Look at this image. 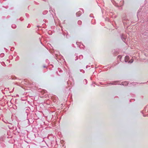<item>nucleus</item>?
I'll return each instance as SVG.
<instances>
[{"label":"nucleus","mask_w":148,"mask_h":148,"mask_svg":"<svg viewBox=\"0 0 148 148\" xmlns=\"http://www.w3.org/2000/svg\"><path fill=\"white\" fill-rule=\"evenodd\" d=\"M121 38L122 40L125 43L126 41V38L125 35L123 34H122L121 35Z\"/></svg>","instance_id":"nucleus-1"},{"label":"nucleus","mask_w":148,"mask_h":148,"mask_svg":"<svg viewBox=\"0 0 148 148\" xmlns=\"http://www.w3.org/2000/svg\"><path fill=\"white\" fill-rule=\"evenodd\" d=\"M123 23L124 25H125V24L126 25H129V20L126 18H124L123 20Z\"/></svg>","instance_id":"nucleus-2"},{"label":"nucleus","mask_w":148,"mask_h":148,"mask_svg":"<svg viewBox=\"0 0 148 148\" xmlns=\"http://www.w3.org/2000/svg\"><path fill=\"white\" fill-rule=\"evenodd\" d=\"M0 145L2 147H4L5 146V145L3 143V138L1 137L0 138Z\"/></svg>","instance_id":"nucleus-3"},{"label":"nucleus","mask_w":148,"mask_h":148,"mask_svg":"<svg viewBox=\"0 0 148 148\" xmlns=\"http://www.w3.org/2000/svg\"><path fill=\"white\" fill-rule=\"evenodd\" d=\"M142 13V9H139L138 10V12H137V16L138 18H139V17L140 15Z\"/></svg>","instance_id":"nucleus-4"},{"label":"nucleus","mask_w":148,"mask_h":148,"mask_svg":"<svg viewBox=\"0 0 148 148\" xmlns=\"http://www.w3.org/2000/svg\"><path fill=\"white\" fill-rule=\"evenodd\" d=\"M118 82H119L118 81H113L112 82L107 84H110L111 85H116L118 84Z\"/></svg>","instance_id":"nucleus-5"},{"label":"nucleus","mask_w":148,"mask_h":148,"mask_svg":"<svg viewBox=\"0 0 148 148\" xmlns=\"http://www.w3.org/2000/svg\"><path fill=\"white\" fill-rule=\"evenodd\" d=\"M128 83L127 82H123L122 83L120 84H120V85H122L124 86H126L128 84Z\"/></svg>","instance_id":"nucleus-6"},{"label":"nucleus","mask_w":148,"mask_h":148,"mask_svg":"<svg viewBox=\"0 0 148 148\" xmlns=\"http://www.w3.org/2000/svg\"><path fill=\"white\" fill-rule=\"evenodd\" d=\"M82 14V12L81 11H79L76 13V15L77 16L79 17L81 16Z\"/></svg>","instance_id":"nucleus-7"},{"label":"nucleus","mask_w":148,"mask_h":148,"mask_svg":"<svg viewBox=\"0 0 148 148\" xmlns=\"http://www.w3.org/2000/svg\"><path fill=\"white\" fill-rule=\"evenodd\" d=\"M129 59V58L128 56H126L125 57V61L127 62H128V60Z\"/></svg>","instance_id":"nucleus-8"},{"label":"nucleus","mask_w":148,"mask_h":148,"mask_svg":"<svg viewBox=\"0 0 148 148\" xmlns=\"http://www.w3.org/2000/svg\"><path fill=\"white\" fill-rule=\"evenodd\" d=\"M11 27L13 29H15L16 28V26L15 24H12L11 26Z\"/></svg>","instance_id":"nucleus-9"},{"label":"nucleus","mask_w":148,"mask_h":148,"mask_svg":"<svg viewBox=\"0 0 148 148\" xmlns=\"http://www.w3.org/2000/svg\"><path fill=\"white\" fill-rule=\"evenodd\" d=\"M77 23L79 25H80L82 24V22L80 20L78 21L77 22Z\"/></svg>","instance_id":"nucleus-10"},{"label":"nucleus","mask_w":148,"mask_h":148,"mask_svg":"<svg viewBox=\"0 0 148 148\" xmlns=\"http://www.w3.org/2000/svg\"><path fill=\"white\" fill-rule=\"evenodd\" d=\"M84 83L85 84H86L87 83V80L85 79L83 81Z\"/></svg>","instance_id":"nucleus-11"},{"label":"nucleus","mask_w":148,"mask_h":148,"mask_svg":"<svg viewBox=\"0 0 148 148\" xmlns=\"http://www.w3.org/2000/svg\"><path fill=\"white\" fill-rule=\"evenodd\" d=\"M133 61H134V60L133 59H132L130 60L128 62L129 63H132L133 62Z\"/></svg>","instance_id":"nucleus-12"},{"label":"nucleus","mask_w":148,"mask_h":148,"mask_svg":"<svg viewBox=\"0 0 148 148\" xmlns=\"http://www.w3.org/2000/svg\"><path fill=\"white\" fill-rule=\"evenodd\" d=\"M83 56L82 55H80L79 56V58L80 60H81L83 59Z\"/></svg>","instance_id":"nucleus-13"},{"label":"nucleus","mask_w":148,"mask_h":148,"mask_svg":"<svg viewBox=\"0 0 148 148\" xmlns=\"http://www.w3.org/2000/svg\"><path fill=\"white\" fill-rule=\"evenodd\" d=\"M19 56H17L16 57V58L15 59V60H16V61L18 60H19Z\"/></svg>","instance_id":"nucleus-14"},{"label":"nucleus","mask_w":148,"mask_h":148,"mask_svg":"<svg viewBox=\"0 0 148 148\" xmlns=\"http://www.w3.org/2000/svg\"><path fill=\"white\" fill-rule=\"evenodd\" d=\"M1 65L3 66H6V65H5V63L4 62H2L1 63Z\"/></svg>","instance_id":"nucleus-15"},{"label":"nucleus","mask_w":148,"mask_h":148,"mask_svg":"<svg viewBox=\"0 0 148 148\" xmlns=\"http://www.w3.org/2000/svg\"><path fill=\"white\" fill-rule=\"evenodd\" d=\"M114 5L117 7H121V9H122V7H121V6H119V5H118L116 3L115 5Z\"/></svg>","instance_id":"nucleus-16"},{"label":"nucleus","mask_w":148,"mask_h":148,"mask_svg":"<svg viewBox=\"0 0 148 148\" xmlns=\"http://www.w3.org/2000/svg\"><path fill=\"white\" fill-rule=\"evenodd\" d=\"M80 71L82 72L83 73H84L85 72L84 71L83 69H80Z\"/></svg>","instance_id":"nucleus-17"},{"label":"nucleus","mask_w":148,"mask_h":148,"mask_svg":"<svg viewBox=\"0 0 148 148\" xmlns=\"http://www.w3.org/2000/svg\"><path fill=\"white\" fill-rule=\"evenodd\" d=\"M121 56H118V58H119V60L120 59H121Z\"/></svg>","instance_id":"nucleus-18"},{"label":"nucleus","mask_w":148,"mask_h":148,"mask_svg":"<svg viewBox=\"0 0 148 148\" xmlns=\"http://www.w3.org/2000/svg\"><path fill=\"white\" fill-rule=\"evenodd\" d=\"M77 60H78V57L77 56H76L75 58V60L76 61Z\"/></svg>","instance_id":"nucleus-19"},{"label":"nucleus","mask_w":148,"mask_h":148,"mask_svg":"<svg viewBox=\"0 0 148 148\" xmlns=\"http://www.w3.org/2000/svg\"><path fill=\"white\" fill-rule=\"evenodd\" d=\"M143 116L144 117H146V116H147L148 117V114H143Z\"/></svg>","instance_id":"nucleus-20"},{"label":"nucleus","mask_w":148,"mask_h":148,"mask_svg":"<svg viewBox=\"0 0 148 148\" xmlns=\"http://www.w3.org/2000/svg\"><path fill=\"white\" fill-rule=\"evenodd\" d=\"M25 15H26V16L27 17H28L29 16V14H27L26 13L25 14Z\"/></svg>","instance_id":"nucleus-21"},{"label":"nucleus","mask_w":148,"mask_h":148,"mask_svg":"<svg viewBox=\"0 0 148 148\" xmlns=\"http://www.w3.org/2000/svg\"><path fill=\"white\" fill-rule=\"evenodd\" d=\"M3 121L6 123H8V122L7 121L5 120V121Z\"/></svg>","instance_id":"nucleus-22"},{"label":"nucleus","mask_w":148,"mask_h":148,"mask_svg":"<svg viewBox=\"0 0 148 148\" xmlns=\"http://www.w3.org/2000/svg\"><path fill=\"white\" fill-rule=\"evenodd\" d=\"M147 34V33H144L143 34V35H144L146 36Z\"/></svg>","instance_id":"nucleus-23"},{"label":"nucleus","mask_w":148,"mask_h":148,"mask_svg":"<svg viewBox=\"0 0 148 148\" xmlns=\"http://www.w3.org/2000/svg\"><path fill=\"white\" fill-rule=\"evenodd\" d=\"M30 27V25L29 24L28 25V26L27 27V28H29V27Z\"/></svg>","instance_id":"nucleus-24"},{"label":"nucleus","mask_w":148,"mask_h":148,"mask_svg":"<svg viewBox=\"0 0 148 148\" xmlns=\"http://www.w3.org/2000/svg\"><path fill=\"white\" fill-rule=\"evenodd\" d=\"M100 84L101 85H106V84H104L102 83L101 82H100Z\"/></svg>","instance_id":"nucleus-25"},{"label":"nucleus","mask_w":148,"mask_h":148,"mask_svg":"<svg viewBox=\"0 0 148 148\" xmlns=\"http://www.w3.org/2000/svg\"><path fill=\"white\" fill-rule=\"evenodd\" d=\"M93 14H91L90 15V17H93Z\"/></svg>","instance_id":"nucleus-26"},{"label":"nucleus","mask_w":148,"mask_h":148,"mask_svg":"<svg viewBox=\"0 0 148 148\" xmlns=\"http://www.w3.org/2000/svg\"><path fill=\"white\" fill-rule=\"evenodd\" d=\"M43 67L44 68H47V66H43Z\"/></svg>","instance_id":"nucleus-27"},{"label":"nucleus","mask_w":148,"mask_h":148,"mask_svg":"<svg viewBox=\"0 0 148 148\" xmlns=\"http://www.w3.org/2000/svg\"><path fill=\"white\" fill-rule=\"evenodd\" d=\"M63 34L64 36H65V34L64 33H63Z\"/></svg>","instance_id":"nucleus-28"},{"label":"nucleus","mask_w":148,"mask_h":148,"mask_svg":"<svg viewBox=\"0 0 148 148\" xmlns=\"http://www.w3.org/2000/svg\"><path fill=\"white\" fill-rule=\"evenodd\" d=\"M19 20H20V21H22V20H21V18H20L19 19Z\"/></svg>","instance_id":"nucleus-29"},{"label":"nucleus","mask_w":148,"mask_h":148,"mask_svg":"<svg viewBox=\"0 0 148 148\" xmlns=\"http://www.w3.org/2000/svg\"><path fill=\"white\" fill-rule=\"evenodd\" d=\"M67 35H68V34H67V35H66V38H67Z\"/></svg>","instance_id":"nucleus-30"},{"label":"nucleus","mask_w":148,"mask_h":148,"mask_svg":"<svg viewBox=\"0 0 148 148\" xmlns=\"http://www.w3.org/2000/svg\"><path fill=\"white\" fill-rule=\"evenodd\" d=\"M88 65H87V66H86V68H88Z\"/></svg>","instance_id":"nucleus-31"},{"label":"nucleus","mask_w":148,"mask_h":148,"mask_svg":"<svg viewBox=\"0 0 148 148\" xmlns=\"http://www.w3.org/2000/svg\"><path fill=\"white\" fill-rule=\"evenodd\" d=\"M81 10H82V11H83V12H83L84 10H83V9H81Z\"/></svg>","instance_id":"nucleus-32"},{"label":"nucleus","mask_w":148,"mask_h":148,"mask_svg":"<svg viewBox=\"0 0 148 148\" xmlns=\"http://www.w3.org/2000/svg\"><path fill=\"white\" fill-rule=\"evenodd\" d=\"M47 12H48V11H46L45 12V13H47Z\"/></svg>","instance_id":"nucleus-33"},{"label":"nucleus","mask_w":148,"mask_h":148,"mask_svg":"<svg viewBox=\"0 0 148 148\" xmlns=\"http://www.w3.org/2000/svg\"><path fill=\"white\" fill-rule=\"evenodd\" d=\"M37 27H39V26L38 25V26H37Z\"/></svg>","instance_id":"nucleus-34"},{"label":"nucleus","mask_w":148,"mask_h":148,"mask_svg":"<svg viewBox=\"0 0 148 148\" xmlns=\"http://www.w3.org/2000/svg\"><path fill=\"white\" fill-rule=\"evenodd\" d=\"M11 51H12V49H11Z\"/></svg>","instance_id":"nucleus-35"},{"label":"nucleus","mask_w":148,"mask_h":148,"mask_svg":"<svg viewBox=\"0 0 148 148\" xmlns=\"http://www.w3.org/2000/svg\"><path fill=\"white\" fill-rule=\"evenodd\" d=\"M11 51H12V49H11Z\"/></svg>","instance_id":"nucleus-36"}]
</instances>
